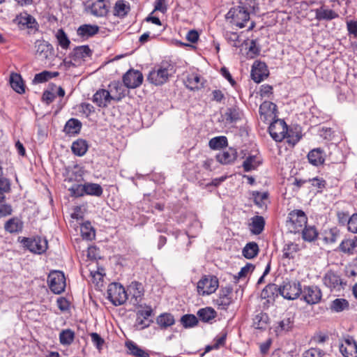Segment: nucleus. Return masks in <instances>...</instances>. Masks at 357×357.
Returning a JSON list of instances; mask_svg holds the SVG:
<instances>
[{"mask_svg":"<svg viewBox=\"0 0 357 357\" xmlns=\"http://www.w3.org/2000/svg\"><path fill=\"white\" fill-rule=\"evenodd\" d=\"M301 299L307 304L312 305L320 303L322 292L320 288L315 285L304 286L301 288Z\"/></svg>","mask_w":357,"mask_h":357,"instance_id":"7","label":"nucleus"},{"mask_svg":"<svg viewBox=\"0 0 357 357\" xmlns=\"http://www.w3.org/2000/svg\"><path fill=\"white\" fill-rule=\"evenodd\" d=\"M99 31V26L96 24H85L78 27L77 34L83 39H88Z\"/></svg>","mask_w":357,"mask_h":357,"instance_id":"25","label":"nucleus"},{"mask_svg":"<svg viewBox=\"0 0 357 357\" xmlns=\"http://www.w3.org/2000/svg\"><path fill=\"white\" fill-rule=\"evenodd\" d=\"M259 246L255 242L248 243L243 248V256L248 259L255 258L259 253Z\"/></svg>","mask_w":357,"mask_h":357,"instance_id":"38","label":"nucleus"},{"mask_svg":"<svg viewBox=\"0 0 357 357\" xmlns=\"http://www.w3.org/2000/svg\"><path fill=\"white\" fill-rule=\"evenodd\" d=\"M288 227L291 232L298 233L306 226L307 218L301 210H294L289 213Z\"/></svg>","mask_w":357,"mask_h":357,"instance_id":"6","label":"nucleus"},{"mask_svg":"<svg viewBox=\"0 0 357 357\" xmlns=\"http://www.w3.org/2000/svg\"><path fill=\"white\" fill-rule=\"evenodd\" d=\"M349 304L344 298H335L332 301L330 308L332 311L340 312L349 308Z\"/></svg>","mask_w":357,"mask_h":357,"instance_id":"49","label":"nucleus"},{"mask_svg":"<svg viewBox=\"0 0 357 357\" xmlns=\"http://www.w3.org/2000/svg\"><path fill=\"white\" fill-rule=\"evenodd\" d=\"M127 292L130 296V302L135 306H141L139 304L144 295V286L141 282L133 281L128 287Z\"/></svg>","mask_w":357,"mask_h":357,"instance_id":"11","label":"nucleus"},{"mask_svg":"<svg viewBox=\"0 0 357 357\" xmlns=\"http://www.w3.org/2000/svg\"><path fill=\"white\" fill-rule=\"evenodd\" d=\"M108 8L105 0H93L89 10L94 16L103 17L108 13Z\"/></svg>","mask_w":357,"mask_h":357,"instance_id":"22","label":"nucleus"},{"mask_svg":"<svg viewBox=\"0 0 357 357\" xmlns=\"http://www.w3.org/2000/svg\"><path fill=\"white\" fill-rule=\"evenodd\" d=\"M110 95L112 96L121 97V100L126 96V89L119 82H112L109 85Z\"/></svg>","mask_w":357,"mask_h":357,"instance_id":"50","label":"nucleus"},{"mask_svg":"<svg viewBox=\"0 0 357 357\" xmlns=\"http://www.w3.org/2000/svg\"><path fill=\"white\" fill-rule=\"evenodd\" d=\"M75 339V333L71 329H64L59 333V342L62 345L71 344Z\"/></svg>","mask_w":357,"mask_h":357,"instance_id":"47","label":"nucleus"},{"mask_svg":"<svg viewBox=\"0 0 357 357\" xmlns=\"http://www.w3.org/2000/svg\"><path fill=\"white\" fill-rule=\"evenodd\" d=\"M56 38L58 41L59 45L64 50H66L69 47L70 44V41L67 36L66 33L62 29H59L57 30L56 33Z\"/></svg>","mask_w":357,"mask_h":357,"instance_id":"54","label":"nucleus"},{"mask_svg":"<svg viewBox=\"0 0 357 357\" xmlns=\"http://www.w3.org/2000/svg\"><path fill=\"white\" fill-rule=\"evenodd\" d=\"M243 114L241 109L236 107H231L227 109L225 116L229 123H235L241 119Z\"/></svg>","mask_w":357,"mask_h":357,"instance_id":"39","label":"nucleus"},{"mask_svg":"<svg viewBox=\"0 0 357 357\" xmlns=\"http://www.w3.org/2000/svg\"><path fill=\"white\" fill-rule=\"evenodd\" d=\"M325 353L318 348H310L303 353L302 357H324Z\"/></svg>","mask_w":357,"mask_h":357,"instance_id":"60","label":"nucleus"},{"mask_svg":"<svg viewBox=\"0 0 357 357\" xmlns=\"http://www.w3.org/2000/svg\"><path fill=\"white\" fill-rule=\"evenodd\" d=\"M340 351L344 357H357V343L354 338L349 335L344 337Z\"/></svg>","mask_w":357,"mask_h":357,"instance_id":"16","label":"nucleus"},{"mask_svg":"<svg viewBox=\"0 0 357 357\" xmlns=\"http://www.w3.org/2000/svg\"><path fill=\"white\" fill-rule=\"evenodd\" d=\"M10 84L12 89L17 93L22 94L25 91L21 76L17 73H12L10 77Z\"/></svg>","mask_w":357,"mask_h":357,"instance_id":"36","label":"nucleus"},{"mask_svg":"<svg viewBox=\"0 0 357 357\" xmlns=\"http://www.w3.org/2000/svg\"><path fill=\"white\" fill-rule=\"evenodd\" d=\"M226 18L230 20V23L239 27L245 26V23L250 20V13L244 10L242 6H234L229 9L226 15Z\"/></svg>","mask_w":357,"mask_h":357,"instance_id":"3","label":"nucleus"},{"mask_svg":"<svg viewBox=\"0 0 357 357\" xmlns=\"http://www.w3.org/2000/svg\"><path fill=\"white\" fill-rule=\"evenodd\" d=\"M236 158L237 151L233 148H229L216 155L217 160L222 165L231 164L234 162Z\"/></svg>","mask_w":357,"mask_h":357,"instance_id":"23","label":"nucleus"},{"mask_svg":"<svg viewBox=\"0 0 357 357\" xmlns=\"http://www.w3.org/2000/svg\"><path fill=\"white\" fill-rule=\"evenodd\" d=\"M338 237L339 231L335 227L325 232L324 241L327 243H333L337 241Z\"/></svg>","mask_w":357,"mask_h":357,"instance_id":"56","label":"nucleus"},{"mask_svg":"<svg viewBox=\"0 0 357 357\" xmlns=\"http://www.w3.org/2000/svg\"><path fill=\"white\" fill-rule=\"evenodd\" d=\"M299 250V246L295 243L285 244L282 249V257L286 259H294Z\"/></svg>","mask_w":357,"mask_h":357,"instance_id":"43","label":"nucleus"},{"mask_svg":"<svg viewBox=\"0 0 357 357\" xmlns=\"http://www.w3.org/2000/svg\"><path fill=\"white\" fill-rule=\"evenodd\" d=\"M227 332L222 331L220 335L214 339V344L212 347H208L206 350L208 351L211 349H218L221 346H224L227 338Z\"/></svg>","mask_w":357,"mask_h":357,"instance_id":"57","label":"nucleus"},{"mask_svg":"<svg viewBox=\"0 0 357 357\" xmlns=\"http://www.w3.org/2000/svg\"><path fill=\"white\" fill-rule=\"evenodd\" d=\"M268 132L275 141L282 142L287 137L289 130L285 121L278 119L271 123Z\"/></svg>","mask_w":357,"mask_h":357,"instance_id":"9","label":"nucleus"},{"mask_svg":"<svg viewBox=\"0 0 357 357\" xmlns=\"http://www.w3.org/2000/svg\"><path fill=\"white\" fill-rule=\"evenodd\" d=\"M47 284L54 294H60L63 292L66 286L63 273L60 271H51L47 277Z\"/></svg>","mask_w":357,"mask_h":357,"instance_id":"5","label":"nucleus"},{"mask_svg":"<svg viewBox=\"0 0 357 357\" xmlns=\"http://www.w3.org/2000/svg\"><path fill=\"white\" fill-rule=\"evenodd\" d=\"M126 346L129 350L130 354L135 357H149V353L139 347L137 344L132 341L126 342Z\"/></svg>","mask_w":357,"mask_h":357,"instance_id":"42","label":"nucleus"},{"mask_svg":"<svg viewBox=\"0 0 357 357\" xmlns=\"http://www.w3.org/2000/svg\"><path fill=\"white\" fill-rule=\"evenodd\" d=\"M181 323L185 328H192L198 324L199 319L194 314H187L181 317Z\"/></svg>","mask_w":357,"mask_h":357,"instance_id":"52","label":"nucleus"},{"mask_svg":"<svg viewBox=\"0 0 357 357\" xmlns=\"http://www.w3.org/2000/svg\"><path fill=\"white\" fill-rule=\"evenodd\" d=\"M206 80L197 73H189L185 79V85L190 91L199 90L204 86Z\"/></svg>","mask_w":357,"mask_h":357,"instance_id":"21","label":"nucleus"},{"mask_svg":"<svg viewBox=\"0 0 357 357\" xmlns=\"http://www.w3.org/2000/svg\"><path fill=\"white\" fill-rule=\"evenodd\" d=\"M92 100L98 107H105L110 103L111 100H121V97L112 96L109 91L106 89H100L95 93Z\"/></svg>","mask_w":357,"mask_h":357,"instance_id":"18","label":"nucleus"},{"mask_svg":"<svg viewBox=\"0 0 357 357\" xmlns=\"http://www.w3.org/2000/svg\"><path fill=\"white\" fill-rule=\"evenodd\" d=\"M218 287L219 281L216 276L205 275L197 282V293L201 296L210 295L214 293Z\"/></svg>","mask_w":357,"mask_h":357,"instance_id":"4","label":"nucleus"},{"mask_svg":"<svg viewBox=\"0 0 357 357\" xmlns=\"http://www.w3.org/2000/svg\"><path fill=\"white\" fill-rule=\"evenodd\" d=\"M93 344L96 347L98 350H100L105 343L103 338L100 337L97 333H91L90 334Z\"/></svg>","mask_w":357,"mask_h":357,"instance_id":"63","label":"nucleus"},{"mask_svg":"<svg viewBox=\"0 0 357 357\" xmlns=\"http://www.w3.org/2000/svg\"><path fill=\"white\" fill-rule=\"evenodd\" d=\"M232 287L227 286L222 287L219 291L218 297L214 300V303L219 310H227L232 303Z\"/></svg>","mask_w":357,"mask_h":357,"instance_id":"15","label":"nucleus"},{"mask_svg":"<svg viewBox=\"0 0 357 357\" xmlns=\"http://www.w3.org/2000/svg\"><path fill=\"white\" fill-rule=\"evenodd\" d=\"M322 280L324 284L331 291H340L346 285L340 275L331 270L325 273Z\"/></svg>","mask_w":357,"mask_h":357,"instance_id":"8","label":"nucleus"},{"mask_svg":"<svg viewBox=\"0 0 357 357\" xmlns=\"http://www.w3.org/2000/svg\"><path fill=\"white\" fill-rule=\"evenodd\" d=\"M157 324L161 328H167L174 324L175 320L174 316L170 313H163L157 317Z\"/></svg>","mask_w":357,"mask_h":357,"instance_id":"45","label":"nucleus"},{"mask_svg":"<svg viewBox=\"0 0 357 357\" xmlns=\"http://www.w3.org/2000/svg\"><path fill=\"white\" fill-rule=\"evenodd\" d=\"M71 149L75 155L82 156L86 153L88 145L85 140L78 139L73 143Z\"/></svg>","mask_w":357,"mask_h":357,"instance_id":"46","label":"nucleus"},{"mask_svg":"<svg viewBox=\"0 0 357 357\" xmlns=\"http://www.w3.org/2000/svg\"><path fill=\"white\" fill-rule=\"evenodd\" d=\"M91 50L88 45H82L75 47L71 53V58L77 61L79 59H84L90 56Z\"/></svg>","mask_w":357,"mask_h":357,"instance_id":"34","label":"nucleus"},{"mask_svg":"<svg viewBox=\"0 0 357 357\" xmlns=\"http://www.w3.org/2000/svg\"><path fill=\"white\" fill-rule=\"evenodd\" d=\"M262 162L261 156L252 155L248 156L243 162V167L245 172H248L256 169Z\"/></svg>","mask_w":357,"mask_h":357,"instance_id":"28","label":"nucleus"},{"mask_svg":"<svg viewBox=\"0 0 357 357\" xmlns=\"http://www.w3.org/2000/svg\"><path fill=\"white\" fill-rule=\"evenodd\" d=\"M307 159L311 165L318 167L324 163L325 153L320 148L314 149L308 153Z\"/></svg>","mask_w":357,"mask_h":357,"instance_id":"26","label":"nucleus"},{"mask_svg":"<svg viewBox=\"0 0 357 357\" xmlns=\"http://www.w3.org/2000/svg\"><path fill=\"white\" fill-rule=\"evenodd\" d=\"M174 72V66L172 64L162 62L160 66H155L149 72L147 79L155 86H160L168 81L169 77Z\"/></svg>","mask_w":357,"mask_h":357,"instance_id":"1","label":"nucleus"},{"mask_svg":"<svg viewBox=\"0 0 357 357\" xmlns=\"http://www.w3.org/2000/svg\"><path fill=\"white\" fill-rule=\"evenodd\" d=\"M84 184H77L70 187L68 190L71 197H79L85 195Z\"/></svg>","mask_w":357,"mask_h":357,"instance_id":"58","label":"nucleus"},{"mask_svg":"<svg viewBox=\"0 0 357 357\" xmlns=\"http://www.w3.org/2000/svg\"><path fill=\"white\" fill-rule=\"evenodd\" d=\"M13 22L18 24L20 28H33V24L36 23L35 19L26 13L17 15Z\"/></svg>","mask_w":357,"mask_h":357,"instance_id":"31","label":"nucleus"},{"mask_svg":"<svg viewBox=\"0 0 357 357\" xmlns=\"http://www.w3.org/2000/svg\"><path fill=\"white\" fill-rule=\"evenodd\" d=\"M269 317L263 312H260L255 316L252 321V326L258 330H266L268 326Z\"/></svg>","mask_w":357,"mask_h":357,"instance_id":"30","label":"nucleus"},{"mask_svg":"<svg viewBox=\"0 0 357 357\" xmlns=\"http://www.w3.org/2000/svg\"><path fill=\"white\" fill-rule=\"evenodd\" d=\"M107 298L115 306L123 305L128 298V294L120 283L112 282L108 285Z\"/></svg>","mask_w":357,"mask_h":357,"instance_id":"2","label":"nucleus"},{"mask_svg":"<svg viewBox=\"0 0 357 357\" xmlns=\"http://www.w3.org/2000/svg\"><path fill=\"white\" fill-rule=\"evenodd\" d=\"M277 106L275 103L270 101H264L259 107V113L261 115L272 114L276 111Z\"/></svg>","mask_w":357,"mask_h":357,"instance_id":"55","label":"nucleus"},{"mask_svg":"<svg viewBox=\"0 0 357 357\" xmlns=\"http://www.w3.org/2000/svg\"><path fill=\"white\" fill-rule=\"evenodd\" d=\"M4 229L10 234L19 233L23 229V222L17 217L12 218L6 221Z\"/></svg>","mask_w":357,"mask_h":357,"instance_id":"33","label":"nucleus"},{"mask_svg":"<svg viewBox=\"0 0 357 357\" xmlns=\"http://www.w3.org/2000/svg\"><path fill=\"white\" fill-rule=\"evenodd\" d=\"M308 182H310L313 187L317 188L319 192H321L326 185V181L323 178L318 176L310 178Z\"/></svg>","mask_w":357,"mask_h":357,"instance_id":"59","label":"nucleus"},{"mask_svg":"<svg viewBox=\"0 0 357 357\" xmlns=\"http://www.w3.org/2000/svg\"><path fill=\"white\" fill-rule=\"evenodd\" d=\"M279 295H281L280 287L275 284H268L261 293V298L266 299L268 302L275 301Z\"/></svg>","mask_w":357,"mask_h":357,"instance_id":"24","label":"nucleus"},{"mask_svg":"<svg viewBox=\"0 0 357 357\" xmlns=\"http://www.w3.org/2000/svg\"><path fill=\"white\" fill-rule=\"evenodd\" d=\"M252 196L256 206L262 210H266L269 203V194L268 192L252 191Z\"/></svg>","mask_w":357,"mask_h":357,"instance_id":"27","label":"nucleus"},{"mask_svg":"<svg viewBox=\"0 0 357 357\" xmlns=\"http://www.w3.org/2000/svg\"><path fill=\"white\" fill-rule=\"evenodd\" d=\"M208 145L211 149H220L227 146V139L225 136L215 137L210 139Z\"/></svg>","mask_w":357,"mask_h":357,"instance_id":"51","label":"nucleus"},{"mask_svg":"<svg viewBox=\"0 0 357 357\" xmlns=\"http://www.w3.org/2000/svg\"><path fill=\"white\" fill-rule=\"evenodd\" d=\"M36 56L41 60L50 59L54 54V48L48 42L43 40H37L35 43Z\"/></svg>","mask_w":357,"mask_h":357,"instance_id":"14","label":"nucleus"},{"mask_svg":"<svg viewBox=\"0 0 357 357\" xmlns=\"http://www.w3.org/2000/svg\"><path fill=\"white\" fill-rule=\"evenodd\" d=\"M265 226V220L262 216L256 215L251 218L250 223V231L254 234H261Z\"/></svg>","mask_w":357,"mask_h":357,"instance_id":"35","label":"nucleus"},{"mask_svg":"<svg viewBox=\"0 0 357 357\" xmlns=\"http://www.w3.org/2000/svg\"><path fill=\"white\" fill-rule=\"evenodd\" d=\"M294 324V320L293 317L289 316L284 317L278 322V325L275 327V331L279 333L288 332L292 329Z\"/></svg>","mask_w":357,"mask_h":357,"instance_id":"37","label":"nucleus"},{"mask_svg":"<svg viewBox=\"0 0 357 357\" xmlns=\"http://www.w3.org/2000/svg\"><path fill=\"white\" fill-rule=\"evenodd\" d=\"M301 288L299 282H284L283 285L280 286L281 296L285 299L294 300L302 293Z\"/></svg>","mask_w":357,"mask_h":357,"instance_id":"10","label":"nucleus"},{"mask_svg":"<svg viewBox=\"0 0 357 357\" xmlns=\"http://www.w3.org/2000/svg\"><path fill=\"white\" fill-rule=\"evenodd\" d=\"M153 314V310L151 306L146 305L145 310H138L136 313V321L135 326L139 330H143L149 327L153 322L149 317Z\"/></svg>","mask_w":357,"mask_h":357,"instance_id":"17","label":"nucleus"},{"mask_svg":"<svg viewBox=\"0 0 357 357\" xmlns=\"http://www.w3.org/2000/svg\"><path fill=\"white\" fill-rule=\"evenodd\" d=\"M130 10V3L125 0H118L114 7V15L119 18L125 17Z\"/></svg>","mask_w":357,"mask_h":357,"instance_id":"32","label":"nucleus"},{"mask_svg":"<svg viewBox=\"0 0 357 357\" xmlns=\"http://www.w3.org/2000/svg\"><path fill=\"white\" fill-rule=\"evenodd\" d=\"M144 76L142 73L137 70L130 69L123 76V82L124 86L128 89H135L139 87L143 82Z\"/></svg>","mask_w":357,"mask_h":357,"instance_id":"12","label":"nucleus"},{"mask_svg":"<svg viewBox=\"0 0 357 357\" xmlns=\"http://www.w3.org/2000/svg\"><path fill=\"white\" fill-rule=\"evenodd\" d=\"M302 231V236L304 241L312 242L318 237V231L313 226H305Z\"/></svg>","mask_w":357,"mask_h":357,"instance_id":"48","label":"nucleus"},{"mask_svg":"<svg viewBox=\"0 0 357 357\" xmlns=\"http://www.w3.org/2000/svg\"><path fill=\"white\" fill-rule=\"evenodd\" d=\"M224 36L227 41L233 47H239L243 45L238 34L236 32L226 31L224 33Z\"/></svg>","mask_w":357,"mask_h":357,"instance_id":"53","label":"nucleus"},{"mask_svg":"<svg viewBox=\"0 0 357 357\" xmlns=\"http://www.w3.org/2000/svg\"><path fill=\"white\" fill-rule=\"evenodd\" d=\"M22 242L31 252L36 254H43L47 249V241L41 237H36L33 239L24 238Z\"/></svg>","mask_w":357,"mask_h":357,"instance_id":"13","label":"nucleus"},{"mask_svg":"<svg viewBox=\"0 0 357 357\" xmlns=\"http://www.w3.org/2000/svg\"><path fill=\"white\" fill-rule=\"evenodd\" d=\"M82 128L81 122L76 119H69L63 128V131L67 134H77L79 132Z\"/></svg>","mask_w":357,"mask_h":357,"instance_id":"41","label":"nucleus"},{"mask_svg":"<svg viewBox=\"0 0 357 357\" xmlns=\"http://www.w3.org/2000/svg\"><path fill=\"white\" fill-rule=\"evenodd\" d=\"M268 75V70L265 63L260 61L254 63L251 70V77L255 82H262Z\"/></svg>","mask_w":357,"mask_h":357,"instance_id":"20","label":"nucleus"},{"mask_svg":"<svg viewBox=\"0 0 357 357\" xmlns=\"http://www.w3.org/2000/svg\"><path fill=\"white\" fill-rule=\"evenodd\" d=\"M357 247V238L355 239H344L340 244L339 249L341 252L352 255L354 254L355 248Z\"/></svg>","mask_w":357,"mask_h":357,"instance_id":"40","label":"nucleus"},{"mask_svg":"<svg viewBox=\"0 0 357 357\" xmlns=\"http://www.w3.org/2000/svg\"><path fill=\"white\" fill-rule=\"evenodd\" d=\"M255 268V266L252 264H247L245 266L242 267L238 275L234 277L235 280H238L241 278H245L247 275L252 272Z\"/></svg>","mask_w":357,"mask_h":357,"instance_id":"61","label":"nucleus"},{"mask_svg":"<svg viewBox=\"0 0 357 357\" xmlns=\"http://www.w3.org/2000/svg\"><path fill=\"white\" fill-rule=\"evenodd\" d=\"M312 11L315 13V19L318 21H331L339 17L337 13L328 8L322 1H320L319 8L312 10Z\"/></svg>","mask_w":357,"mask_h":357,"instance_id":"19","label":"nucleus"},{"mask_svg":"<svg viewBox=\"0 0 357 357\" xmlns=\"http://www.w3.org/2000/svg\"><path fill=\"white\" fill-rule=\"evenodd\" d=\"M52 73L49 71H43L35 75L33 82L36 83H43L52 79Z\"/></svg>","mask_w":357,"mask_h":357,"instance_id":"62","label":"nucleus"},{"mask_svg":"<svg viewBox=\"0 0 357 357\" xmlns=\"http://www.w3.org/2000/svg\"><path fill=\"white\" fill-rule=\"evenodd\" d=\"M348 230L354 234H357V213L353 214L348 220Z\"/></svg>","mask_w":357,"mask_h":357,"instance_id":"64","label":"nucleus"},{"mask_svg":"<svg viewBox=\"0 0 357 357\" xmlns=\"http://www.w3.org/2000/svg\"><path fill=\"white\" fill-rule=\"evenodd\" d=\"M197 315L198 319L204 323H210L213 319L217 317L216 311L211 307H206L199 309L197 311Z\"/></svg>","mask_w":357,"mask_h":357,"instance_id":"29","label":"nucleus"},{"mask_svg":"<svg viewBox=\"0 0 357 357\" xmlns=\"http://www.w3.org/2000/svg\"><path fill=\"white\" fill-rule=\"evenodd\" d=\"M84 189L87 195L100 197L103 193L102 188L98 183H86Z\"/></svg>","mask_w":357,"mask_h":357,"instance_id":"44","label":"nucleus"}]
</instances>
